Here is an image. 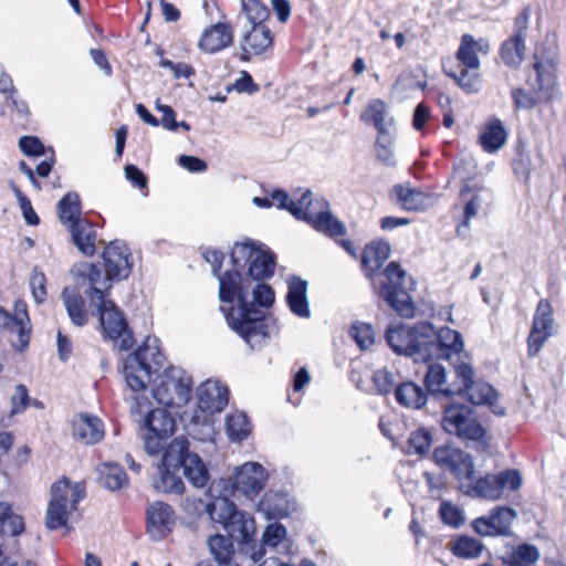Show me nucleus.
<instances>
[{
	"label": "nucleus",
	"mask_w": 566,
	"mask_h": 566,
	"mask_svg": "<svg viewBox=\"0 0 566 566\" xmlns=\"http://www.w3.org/2000/svg\"><path fill=\"white\" fill-rule=\"evenodd\" d=\"M385 339L391 350L398 356L411 357L416 363L427 364L423 378L424 389L429 396H444L447 371L443 365L434 359L449 360L452 355L464 350V340L459 331L443 326L436 329L429 321L415 324H390L385 331Z\"/></svg>",
	"instance_id": "1"
},
{
	"label": "nucleus",
	"mask_w": 566,
	"mask_h": 566,
	"mask_svg": "<svg viewBox=\"0 0 566 566\" xmlns=\"http://www.w3.org/2000/svg\"><path fill=\"white\" fill-rule=\"evenodd\" d=\"M472 164H473V160L471 158H467V157L457 158L453 163V166H452L453 174L463 179V184L460 188L461 197H465L471 191L485 190V188L483 186H479L476 184L472 186L470 184L471 179L468 177V175L471 172V168L473 166Z\"/></svg>",
	"instance_id": "46"
},
{
	"label": "nucleus",
	"mask_w": 566,
	"mask_h": 566,
	"mask_svg": "<svg viewBox=\"0 0 566 566\" xmlns=\"http://www.w3.org/2000/svg\"><path fill=\"white\" fill-rule=\"evenodd\" d=\"M457 59L461 63V65L458 66L459 69H478L480 66V59L476 54L473 35L465 33L461 36Z\"/></svg>",
	"instance_id": "44"
},
{
	"label": "nucleus",
	"mask_w": 566,
	"mask_h": 566,
	"mask_svg": "<svg viewBox=\"0 0 566 566\" xmlns=\"http://www.w3.org/2000/svg\"><path fill=\"white\" fill-rule=\"evenodd\" d=\"M517 518L515 509L507 505H499L490 510L489 515L474 518L471 526L482 537H510L512 524Z\"/></svg>",
	"instance_id": "17"
},
{
	"label": "nucleus",
	"mask_w": 566,
	"mask_h": 566,
	"mask_svg": "<svg viewBox=\"0 0 566 566\" xmlns=\"http://www.w3.org/2000/svg\"><path fill=\"white\" fill-rule=\"evenodd\" d=\"M202 258L211 265V273L218 279L223 273L221 270L224 261V253L220 249L206 248L202 251Z\"/></svg>",
	"instance_id": "60"
},
{
	"label": "nucleus",
	"mask_w": 566,
	"mask_h": 566,
	"mask_svg": "<svg viewBox=\"0 0 566 566\" xmlns=\"http://www.w3.org/2000/svg\"><path fill=\"white\" fill-rule=\"evenodd\" d=\"M29 284H30V289L32 291L34 301L38 304L43 303L48 295L45 274L43 272L39 271L38 268H34L32 271Z\"/></svg>",
	"instance_id": "59"
},
{
	"label": "nucleus",
	"mask_w": 566,
	"mask_h": 566,
	"mask_svg": "<svg viewBox=\"0 0 566 566\" xmlns=\"http://www.w3.org/2000/svg\"><path fill=\"white\" fill-rule=\"evenodd\" d=\"M432 459L441 468H447L458 480H473L475 465L473 457L460 448L451 446L450 442L438 446L433 449Z\"/></svg>",
	"instance_id": "19"
},
{
	"label": "nucleus",
	"mask_w": 566,
	"mask_h": 566,
	"mask_svg": "<svg viewBox=\"0 0 566 566\" xmlns=\"http://www.w3.org/2000/svg\"><path fill=\"white\" fill-rule=\"evenodd\" d=\"M386 114V103L380 98H373L360 114V120L366 124H373L377 130V135L387 134L389 130L385 123Z\"/></svg>",
	"instance_id": "38"
},
{
	"label": "nucleus",
	"mask_w": 566,
	"mask_h": 566,
	"mask_svg": "<svg viewBox=\"0 0 566 566\" xmlns=\"http://www.w3.org/2000/svg\"><path fill=\"white\" fill-rule=\"evenodd\" d=\"M471 69H460L459 74H450L455 84L467 94H475L481 90V78Z\"/></svg>",
	"instance_id": "51"
},
{
	"label": "nucleus",
	"mask_w": 566,
	"mask_h": 566,
	"mask_svg": "<svg viewBox=\"0 0 566 566\" xmlns=\"http://www.w3.org/2000/svg\"><path fill=\"white\" fill-rule=\"evenodd\" d=\"M150 382L153 398L165 407L184 406L192 397V378L180 367L168 366Z\"/></svg>",
	"instance_id": "12"
},
{
	"label": "nucleus",
	"mask_w": 566,
	"mask_h": 566,
	"mask_svg": "<svg viewBox=\"0 0 566 566\" xmlns=\"http://www.w3.org/2000/svg\"><path fill=\"white\" fill-rule=\"evenodd\" d=\"M180 167L192 174L205 172L208 169V164L205 159L192 155H180L177 158Z\"/></svg>",
	"instance_id": "63"
},
{
	"label": "nucleus",
	"mask_w": 566,
	"mask_h": 566,
	"mask_svg": "<svg viewBox=\"0 0 566 566\" xmlns=\"http://www.w3.org/2000/svg\"><path fill=\"white\" fill-rule=\"evenodd\" d=\"M175 448L176 463L182 470L187 481L197 489H202L210 481V472L201 457L190 450V443L187 437L179 436L170 441Z\"/></svg>",
	"instance_id": "15"
},
{
	"label": "nucleus",
	"mask_w": 566,
	"mask_h": 566,
	"mask_svg": "<svg viewBox=\"0 0 566 566\" xmlns=\"http://www.w3.org/2000/svg\"><path fill=\"white\" fill-rule=\"evenodd\" d=\"M73 434L88 444H95L104 438V424L99 418L90 413H81L74 422Z\"/></svg>",
	"instance_id": "31"
},
{
	"label": "nucleus",
	"mask_w": 566,
	"mask_h": 566,
	"mask_svg": "<svg viewBox=\"0 0 566 566\" xmlns=\"http://www.w3.org/2000/svg\"><path fill=\"white\" fill-rule=\"evenodd\" d=\"M18 145L20 151L27 157L38 158L45 155V146L38 136H21Z\"/></svg>",
	"instance_id": "56"
},
{
	"label": "nucleus",
	"mask_w": 566,
	"mask_h": 566,
	"mask_svg": "<svg viewBox=\"0 0 566 566\" xmlns=\"http://www.w3.org/2000/svg\"><path fill=\"white\" fill-rule=\"evenodd\" d=\"M525 39L518 34H513L502 42L500 46V56L503 63L513 70L521 66L524 59Z\"/></svg>",
	"instance_id": "34"
},
{
	"label": "nucleus",
	"mask_w": 566,
	"mask_h": 566,
	"mask_svg": "<svg viewBox=\"0 0 566 566\" xmlns=\"http://www.w3.org/2000/svg\"><path fill=\"white\" fill-rule=\"evenodd\" d=\"M391 245L382 238L368 242L361 252L360 268L365 277L370 282L373 291L400 317L412 318L416 304L409 290H413L416 281L402 269L398 261H390L379 273L385 262L390 258Z\"/></svg>",
	"instance_id": "3"
},
{
	"label": "nucleus",
	"mask_w": 566,
	"mask_h": 566,
	"mask_svg": "<svg viewBox=\"0 0 566 566\" xmlns=\"http://www.w3.org/2000/svg\"><path fill=\"white\" fill-rule=\"evenodd\" d=\"M349 335L355 340L356 345L365 350L375 343V332L371 324L356 321L352 324Z\"/></svg>",
	"instance_id": "50"
},
{
	"label": "nucleus",
	"mask_w": 566,
	"mask_h": 566,
	"mask_svg": "<svg viewBox=\"0 0 566 566\" xmlns=\"http://www.w3.org/2000/svg\"><path fill=\"white\" fill-rule=\"evenodd\" d=\"M439 517L444 525L453 528H459L465 521L463 511L449 501L440 503Z\"/></svg>",
	"instance_id": "52"
},
{
	"label": "nucleus",
	"mask_w": 566,
	"mask_h": 566,
	"mask_svg": "<svg viewBox=\"0 0 566 566\" xmlns=\"http://www.w3.org/2000/svg\"><path fill=\"white\" fill-rule=\"evenodd\" d=\"M241 4L251 25H265L271 11L264 3L260 0H241Z\"/></svg>",
	"instance_id": "49"
},
{
	"label": "nucleus",
	"mask_w": 566,
	"mask_h": 566,
	"mask_svg": "<svg viewBox=\"0 0 566 566\" xmlns=\"http://www.w3.org/2000/svg\"><path fill=\"white\" fill-rule=\"evenodd\" d=\"M539 549L530 543L518 544L507 556L501 560L506 566H533L539 559Z\"/></svg>",
	"instance_id": "40"
},
{
	"label": "nucleus",
	"mask_w": 566,
	"mask_h": 566,
	"mask_svg": "<svg viewBox=\"0 0 566 566\" xmlns=\"http://www.w3.org/2000/svg\"><path fill=\"white\" fill-rule=\"evenodd\" d=\"M268 478L269 474L261 463L245 462L235 468L232 476L212 480L206 492L209 501L205 503L199 500V504L203 506L211 522L221 524L230 533L240 531L244 538L243 545H249L247 539L251 538V533H248L247 525L249 522L254 523V518L240 510L232 497L240 492L253 500L264 489Z\"/></svg>",
	"instance_id": "2"
},
{
	"label": "nucleus",
	"mask_w": 566,
	"mask_h": 566,
	"mask_svg": "<svg viewBox=\"0 0 566 566\" xmlns=\"http://www.w3.org/2000/svg\"><path fill=\"white\" fill-rule=\"evenodd\" d=\"M553 308L547 300H541L537 304L532 328L527 337V354L536 356L553 329Z\"/></svg>",
	"instance_id": "21"
},
{
	"label": "nucleus",
	"mask_w": 566,
	"mask_h": 566,
	"mask_svg": "<svg viewBox=\"0 0 566 566\" xmlns=\"http://www.w3.org/2000/svg\"><path fill=\"white\" fill-rule=\"evenodd\" d=\"M252 431V423L245 412L231 413L226 417V432L231 442H242Z\"/></svg>",
	"instance_id": "37"
},
{
	"label": "nucleus",
	"mask_w": 566,
	"mask_h": 566,
	"mask_svg": "<svg viewBox=\"0 0 566 566\" xmlns=\"http://www.w3.org/2000/svg\"><path fill=\"white\" fill-rule=\"evenodd\" d=\"M496 491L507 488L510 491H516L522 486V474L516 469H506L493 476Z\"/></svg>",
	"instance_id": "55"
},
{
	"label": "nucleus",
	"mask_w": 566,
	"mask_h": 566,
	"mask_svg": "<svg viewBox=\"0 0 566 566\" xmlns=\"http://www.w3.org/2000/svg\"><path fill=\"white\" fill-rule=\"evenodd\" d=\"M395 191L398 201L406 211H417L419 206L416 203L417 198L421 197V191L415 188H405L402 185H395Z\"/></svg>",
	"instance_id": "57"
},
{
	"label": "nucleus",
	"mask_w": 566,
	"mask_h": 566,
	"mask_svg": "<svg viewBox=\"0 0 566 566\" xmlns=\"http://www.w3.org/2000/svg\"><path fill=\"white\" fill-rule=\"evenodd\" d=\"M73 272L77 276V283L83 285L88 283V286H96L99 281L102 271L98 264L90 262H80L74 265Z\"/></svg>",
	"instance_id": "54"
},
{
	"label": "nucleus",
	"mask_w": 566,
	"mask_h": 566,
	"mask_svg": "<svg viewBox=\"0 0 566 566\" xmlns=\"http://www.w3.org/2000/svg\"><path fill=\"white\" fill-rule=\"evenodd\" d=\"M433 436L431 431L426 427H419L418 429L410 432L407 440L406 454H416L424 457L428 454L429 449L432 444Z\"/></svg>",
	"instance_id": "42"
},
{
	"label": "nucleus",
	"mask_w": 566,
	"mask_h": 566,
	"mask_svg": "<svg viewBox=\"0 0 566 566\" xmlns=\"http://www.w3.org/2000/svg\"><path fill=\"white\" fill-rule=\"evenodd\" d=\"M250 294L252 300L247 298L241 316H235L234 306H220L228 326L237 333L247 344H250L254 336L262 338L270 337L268 318L269 310L275 302V291L272 285L265 281L255 282L251 285Z\"/></svg>",
	"instance_id": "4"
},
{
	"label": "nucleus",
	"mask_w": 566,
	"mask_h": 566,
	"mask_svg": "<svg viewBox=\"0 0 566 566\" xmlns=\"http://www.w3.org/2000/svg\"><path fill=\"white\" fill-rule=\"evenodd\" d=\"M233 43V32L229 23L217 22L206 28L198 42V48L209 54H214Z\"/></svg>",
	"instance_id": "25"
},
{
	"label": "nucleus",
	"mask_w": 566,
	"mask_h": 566,
	"mask_svg": "<svg viewBox=\"0 0 566 566\" xmlns=\"http://www.w3.org/2000/svg\"><path fill=\"white\" fill-rule=\"evenodd\" d=\"M175 526V511L163 501H155L146 509V528L154 541H160L171 533Z\"/></svg>",
	"instance_id": "22"
},
{
	"label": "nucleus",
	"mask_w": 566,
	"mask_h": 566,
	"mask_svg": "<svg viewBox=\"0 0 566 566\" xmlns=\"http://www.w3.org/2000/svg\"><path fill=\"white\" fill-rule=\"evenodd\" d=\"M512 169L520 181L524 184L528 182L532 175L533 165L532 158L525 150L523 144H518L515 148V156L512 160Z\"/></svg>",
	"instance_id": "45"
},
{
	"label": "nucleus",
	"mask_w": 566,
	"mask_h": 566,
	"mask_svg": "<svg viewBox=\"0 0 566 566\" xmlns=\"http://www.w3.org/2000/svg\"><path fill=\"white\" fill-rule=\"evenodd\" d=\"M229 395V388L221 381L206 380L201 382L197 388V407L207 416L201 418V416L195 411L187 426L188 433L191 434L199 424L209 427L211 424L210 417L213 413L221 412L227 407Z\"/></svg>",
	"instance_id": "14"
},
{
	"label": "nucleus",
	"mask_w": 566,
	"mask_h": 566,
	"mask_svg": "<svg viewBox=\"0 0 566 566\" xmlns=\"http://www.w3.org/2000/svg\"><path fill=\"white\" fill-rule=\"evenodd\" d=\"M175 447L169 443L161 451V459L157 464V474L153 476V488L165 494L181 495L185 492V483L176 471L180 470L176 463Z\"/></svg>",
	"instance_id": "20"
},
{
	"label": "nucleus",
	"mask_w": 566,
	"mask_h": 566,
	"mask_svg": "<svg viewBox=\"0 0 566 566\" xmlns=\"http://www.w3.org/2000/svg\"><path fill=\"white\" fill-rule=\"evenodd\" d=\"M449 549L458 558L474 559L483 553L485 545L475 537L462 534L454 538Z\"/></svg>",
	"instance_id": "36"
},
{
	"label": "nucleus",
	"mask_w": 566,
	"mask_h": 566,
	"mask_svg": "<svg viewBox=\"0 0 566 566\" xmlns=\"http://www.w3.org/2000/svg\"><path fill=\"white\" fill-rule=\"evenodd\" d=\"M218 297L223 304H237V315L241 316L251 285L254 282L245 272L228 269L219 277Z\"/></svg>",
	"instance_id": "16"
},
{
	"label": "nucleus",
	"mask_w": 566,
	"mask_h": 566,
	"mask_svg": "<svg viewBox=\"0 0 566 566\" xmlns=\"http://www.w3.org/2000/svg\"><path fill=\"white\" fill-rule=\"evenodd\" d=\"M18 334V343H12L17 352H24L31 339V326H27L23 318L18 314H12L0 306V331Z\"/></svg>",
	"instance_id": "28"
},
{
	"label": "nucleus",
	"mask_w": 566,
	"mask_h": 566,
	"mask_svg": "<svg viewBox=\"0 0 566 566\" xmlns=\"http://www.w3.org/2000/svg\"><path fill=\"white\" fill-rule=\"evenodd\" d=\"M169 407H158L148 410L142 421L139 429L144 431L143 440L145 451L149 455H157L168 446L167 440L176 429V418L168 410Z\"/></svg>",
	"instance_id": "13"
},
{
	"label": "nucleus",
	"mask_w": 566,
	"mask_h": 566,
	"mask_svg": "<svg viewBox=\"0 0 566 566\" xmlns=\"http://www.w3.org/2000/svg\"><path fill=\"white\" fill-rule=\"evenodd\" d=\"M24 532V517L14 513L10 503L0 501V537H17Z\"/></svg>",
	"instance_id": "33"
},
{
	"label": "nucleus",
	"mask_w": 566,
	"mask_h": 566,
	"mask_svg": "<svg viewBox=\"0 0 566 566\" xmlns=\"http://www.w3.org/2000/svg\"><path fill=\"white\" fill-rule=\"evenodd\" d=\"M373 382L378 395L386 396L395 389V375L387 368L378 369L373 375Z\"/></svg>",
	"instance_id": "58"
},
{
	"label": "nucleus",
	"mask_w": 566,
	"mask_h": 566,
	"mask_svg": "<svg viewBox=\"0 0 566 566\" xmlns=\"http://www.w3.org/2000/svg\"><path fill=\"white\" fill-rule=\"evenodd\" d=\"M30 400L27 386L17 385L15 394L11 397V415L23 412L30 406Z\"/></svg>",
	"instance_id": "61"
},
{
	"label": "nucleus",
	"mask_w": 566,
	"mask_h": 566,
	"mask_svg": "<svg viewBox=\"0 0 566 566\" xmlns=\"http://www.w3.org/2000/svg\"><path fill=\"white\" fill-rule=\"evenodd\" d=\"M394 137L390 133L377 135L375 154L379 163L386 167H395L397 161L392 150Z\"/></svg>",
	"instance_id": "48"
},
{
	"label": "nucleus",
	"mask_w": 566,
	"mask_h": 566,
	"mask_svg": "<svg viewBox=\"0 0 566 566\" xmlns=\"http://www.w3.org/2000/svg\"><path fill=\"white\" fill-rule=\"evenodd\" d=\"M248 533H251V538L247 539L249 545H243L244 538L242 537L240 531L227 532V535L217 533L209 536L207 544L210 554L213 557L212 564L214 566H234L238 565L233 562L234 555V546L233 541H237L239 544V549L242 554L248 555L254 563L260 562L265 555V549L263 546H256V541L254 539L255 525L252 522H249Z\"/></svg>",
	"instance_id": "11"
},
{
	"label": "nucleus",
	"mask_w": 566,
	"mask_h": 566,
	"mask_svg": "<svg viewBox=\"0 0 566 566\" xmlns=\"http://www.w3.org/2000/svg\"><path fill=\"white\" fill-rule=\"evenodd\" d=\"M57 214L62 223L69 226L71 242L85 256H93L96 252L97 233L94 223L82 218V205L77 192L65 193L57 202Z\"/></svg>",
	"instance_id": "10"
},
{
	"label": "nucleus",
	"mask_w": 566,
	"mask_h": 566,
	"mask_svg": "<svg viewBox=\"0 0 566 566\" xmlns=\"http://www.w3.org/2000/svg\"><path fill=\"white\" fill-rule=\"evenodd\" d=\"M71 488V480L66 476H62L59 481L51 485L49 502L63 503L67 505V494Z\"/></svg>",
	"instance_id": "62"
},
{
	"label": "nucleus",
	"mask_w": 566,
	"mask_h": 566,
	"mask_svg": "<svg viewBox=\"0 0 566 566\" xmlns=\"http://www.w3.org/2000/svg\"><path fill=\"white\" fill-rule=\"evenodd\" d=\"M69 523V511L67 505L63 503L49 502L45 526L50 531H55L62 527H66Z\"/></svg>",
	"instance_id": "47"
},
{
	"label": "nucleus",
	"mask_w": 566,
	"mask_h": 566,
	"mask_svg": "<svg viewBox=\"0 0 566 566\" xmlns=\"http://www.w3.org/2000/svg\"><path fill=\"white\" fill-rule=\"evenodd\" d=\"M454 371L458 379L462 381L461 386H455V384H452L448 387H446L444 390V397L446 398H453L454 396L464 397V395L470 391V388L475 385L474 379V370L471 364L461 361L457 365H454Z\"/></svg>",
	"instance_id": "39"
},
{
	"label": "nucleus",
	"mask_w": 566,
	"mask_h": 566,
	"mask_svg": "<svg viewBox=\"0 0 566 566\" xmlns=\"http://www.w3.org/2000/svg\"><path fill=\"white\" fill-rule=\"evenodd\" d=\"M125 177L129 180L135 187L139 189H145L148 186V178L146 174L136 165L127 164L124 167Z\"/></svg>",
	"instance_id": "64"
},
{
	"label": "nucleus",
	"mask_w": 566,
	"mask_h": 566,
	"mask_svg": "<svg viewBox=\"0 0 566 566\" xmlns=\"http://www.w3.org/2000/svg\"><path fill=\"white\" fill-rule=\"evenodd\" d=\"M507 139V132L504 124L497 117L491 118L479 136V143L484 151L489 154L500 150Z\"/></svg>",
	"instance_id": "30"
},
{
	"label": "nucleus",
	"mask_w": 566,
	"mask_h": 566,
	"mask_svg": "<svg viewBox=\"0 0 566 566\" xmlns=\"http://www.w3.org/2000/svg\"><path fill=\"white\" fill-rule=\"evenodd\" d=\"M270 196L272 202H277L276 207L279 209L289 211L296 220L306 222L317 232H322L329 238L342 237L347 232L345 223L328 209L315 214L308 212L313 202L310 189L303 192L297 201L292 200L289 192L282 188H274Z\"/></svg>",
	"instance_id": "6"
},
{
	"label": "nucleus",
	"mask_w": 566,
	"mask_h": 566,
	"mask_svg": "<svg viewBox=\"0 0 566 566\" xmlns=\"http://www.w3.org/2000/svg\"><path fill=\"white\" fill-rule=\"evenodd\" d=\"M276 265V253L262 242V249L256 251L245 273L254 282L266 281L274 275Z\"/></svg>",
	"instance_id": "26"
},
{
	"label": "nucleus",
	"mask_w": 566,
	"mask_h": 566,
	"mask_svg": "<svg viewBox=\"0 0 566 566\" xmlns=\"http://www.w3.org/2000/svg\"><path fill=\"white\" fill-rule=\"evenodd\" d=\"M533 69L535 71V91H527L522 87H515L511 91L513 105L515 109H533L542 102L552 101L558 93L557 83V62L554 56H544L536 50L534 53Z\"/></svg>",
	"instance_id": "7"
},
{
	"label": "nucleus",
	"mask_w": 566,
	"mask_h": 566,
	"mask_svg": "<svg viewBox=\"0 0 566 566\" xmlns=\"http://www.w3.org/2000/svg\"><path fill=\"white\" fill-rule=\"evenodd\" d=\"M442 429L454 434L462 441L474 442L476 452H486L490 448L488 430L475 417L471 406L459 402H449L442 406Z\"/></svg>",
	"instance_id": "8"
},
{
	"label": "nucleus",
	"mask_w": 566,
	"mask_h": 566,
	"mask_svg": "<svg viewBox=\"0 0 566 566\" xmlns=\"http://www.w3.org/2000/svg\"><path fill=\"white\" fill-rule=\"evenodd\" d=\"M112 283L104 287L88 286L85 295L88 296L91 305L96 307V315L103 338L106 340H119L120 350H129L136 340L134 332L129 327V323L123 310L108 296L112 290Z\"/></svg>",
	"instance_id": "5"
},
{
	"label": "nucleus",
	"mask_w": 566,
	"mask_h": 566,
	"mask_svg": "<svg viewBox=\"0 0 566 566\" xmlns=\"http://www.w3.org/2000/svg\"><path fill=\"white\" fill-rule=\"evenodd\" d=\"M66 289L62 292V297L67 312V315L77 327H83L88 322V314L85 308V301L81 294L70 295L66 293Z\"/></svg>",
	"instance_id": "41"
},
{
	"label": "nucleus",
	"mask_w": 566,
	"mask_h": 566,
	"mask_svg": "<svg viewBox=\"0 0 566 566\" xmlns=\"http://www.w3.org/2000/svg\"><path fill=\"white\" fill-rule=\"evenodd\" d=\"M472 406H486L492 400H497L499 391L489 382L484 380H476L475 385L470 388L463 397Z\"/></svg>",
	"instance_id": "43"
},
{
	"label": "nucleus",
	"mask_w": 566,
	"mask_h": 566,
	"mask_svg": "<svg viewBox=\"0 0 566 566\" xmlns=\"http://www.w3.org/2000/svg\"><path fill=\"white\" fill-rule=\"evenodd\" d=\"M104 261V282L127 280L133 269V255L129 247L120 240L111 241L102 252Z\"/></svg>",
	"instance_id": "18"
},
{
	"label": "nucleus",
	"mask_w": 566,
	"mask_h": 566,
	"mask_svg": "<svg viewBox=\"0 0 566 566\" xmlns=\"http://www.w3.org/2000/svg\"><path fill=\"white\" fill-rule=\"evenodd\" d=\"M394 396L398 405L420 410L426 406L429 394L424 387H421L412 380H407L395 387Z\"/></svg>",
	"instance_id": "27"
},
{
	"label": "nucleus",
	"mask_w": 566,
	"mask_h": 566,
	"mask_svg": "<svg viewBox=\"0 0 566 566\" xmlns=\"http://www.w3.org/2000/svg\"><path fill=\"white\" fill-rule=\"evenodd\" d=\"M259 249H262V242L251 238L234 242L229 253L230 269L245 272Z\"/></svg>",
	"instance_id": "32"
},
{
	"label": "nucleus",
	"mask_w": 566,
	"mask_h": 566,
	"mask_svg": "<svg viewBox=\"0 0 566 566\" xmlns=\"http://www.w3.org/2000/svg\"><path fill=\"white\" fill-rule=\"evenodd\" d=\"M258 510L264 512L268 520L279 521L296 510V502L286 492L269 490L258 503Z\"/></svg>",
	"instance_id": "23"
},
{
	"label": "nucleus",
	"mask_w": 566,
	"mask_h": 566,
	"mask_svg": "<svg viewBox=\"0 0 566 566\" xmlns=\"http://www.w3.org/2000/svg\"><path fill=\"white\" fill-rule=\"evenodd\" d=\"M287 536V528L280 522H274L265 526L261 543H256V546H265L275 548L281 544Z\"/></svg>",
	"instance_id": "53"
},
{
	"label": "nucleus",
	"mask_w": 566,
	"mask_h": 566,
	"mask_svg": "<svg viewBox=\"0 0 566 566\" xmlns=\"http://www.w3.org/2000/svg\"><path fill=\"white\" fill-rule=\"evenodd\" d=\"M98 484L112 492L128 484V475L124 468L116 462H103L96 468Z\"/></svg>",
	"instance_id": "29"
},
{
	"label": "nucleus",
	"mask_w": 566,
	"mask_h": 566,
	"mask_svg": "<svg viewBox=\"0 0 566 566\" xmlns=\"http://www.w3.org/2000/svg\"><path fill=\"white\" fill-rule=\"evenodd\" d=\"M160 339L156 336H147L146 339L123 361V374L127 386L135 392L145 390L147 384L136 375L137 370L145 373L148 381L165 364L166 356L160 346Z\"/></svg>",
	"instance_id": "9"
},
{
	"label": "nucleus",
	"mask_w": 566,
	"mask_h": 566,
	"mask_svg": "<svg viewBox=\"0 0 566 566\" xmlns=\"http://www.w3.org/2000/svg\"><path fill=\"white\" fill-rule=\"evenodd\" d=\"M242 41L248 43L255 55H260L273 45L274 36L268 25H251L244 32Z\"/></svg>",
	"instance_id": "35"
},
{
	"label": "nucleus",
	"mask_w": 566,
	"mask_h": 566,
	"mask_svg": "<svg viewBox=\"0 0 566 566\" xmlns=\"http://www.w3.org/2000/svg\"><path fill=\"white\" fill-rule=\"evenodd\" d=\"M307 290L308 282L306 280L295 274L289 276L285 301L289 310L294 315L302 318H308L311 316Z\"/></svg>",
	"instance_id": "24"
}]
</instances>
